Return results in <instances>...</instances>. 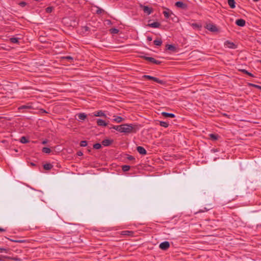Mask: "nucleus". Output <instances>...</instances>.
<instances>
[{
  "label": "nucleus",
  "instance_id": "nucleus-12",
  "mask_svg": "<svg viewBox=\"0 0 261 261\" xmlns=\"http://www.w3.org/2000/svg\"><path fill=\"white\" fill-rule=\"evenodd\" d=\"M162 115L166 118L170 117V118H174L175 117V115L173 113H169L167 112H162Z\"/></svg>",
  "mask_w": 261,
  "mask_h": 261
},
{
  "label": "nucleus",
  "instance_id": "nucleus-44",
  "mask_svg": "<svg viewBox=\"0 0 261 261\" xmlns=\"http://www.w3.org/2000/svg\"><path fill=\"white\" fill-rule=\"evenodd\" d=\"M83 29L85 30V31H89V28L87 27V26H85L83 27Z\"/></svg>",
  "mask_w": 261,
  "mask_h": 261
},
{
  "label": "nucleus",
  "instance_id": "nucleus-53",
  "mask_svg": "<svg viewBox=\"0 0 261 261\" xmlns=\"http://www.w3.org/2000/svg\"><path fill=\"white\" fill-rule=\"evenodd\" d=\"M5 231H6V229L0 227V232H4Z\"/></svg>",
  "mask_w": 261,
  "mask_h": 261
},
{
  "label": "nucleus",
  "instance_id": "nucleus-59",
  "mask_svg": "<svg viewBox=\"0 0 261 261\" xmlns=\"http://www.w3.org/2000/svg\"><path fill=\"white\" fill-rule=\"evenodd\" d=\"M254 2H257L258 1V0H253Z\"/></svg>",
  "mask_w": 261,
  "mask_h": 261
},
{
  "label": "nucleus",
  "instance_id": "nucleus-35",
  "mask_svg": "<svg viewBox=\"0 0 261 261\" xmlns=\"http://www.w3.org/2000/svg\"><path fill=\"white\" fill-rule=\"evenodd\" d=\"M101 147V145L100 143H96L93 145V148L95 149H99Z\"/></svg>",
  "mask_w": 261,
  "mask_h": 261
},
{
  "label": "nucleus",
  "instance_id": "nucleus-42",
  "mask_svg": "<svg viewBox=\"0 0 261 261\" xmlns=\"http://www.w3.org/2000/svg\"><path fill=\"white\" fill-rule=\"evenodd\" d=\"M211 208H212V207H211L210 208H206L204 207V210H199V213L204 212L208 211Z\"/></svg>",
  "mask_w": 261,
  "mask_h": 261
},
{
  "label": "nucleus",
  "instance_id": "nucleus-4",
  "mask_svg": "<svg viewBox=\"0 0 261 261\" xmlns=\"http://www.w3.org/2000/svg\"><path fill=\"white\" fill-rule=\"evenodd\" d=\"M170 247V244L168 241H165L160 244V248L163 250H167Z\"/></svg>",
  "mask_w": 261,
  "mask_h": 261
},
{
  "label": "nucleus",
  "instance_id": "nucleus-26",
  "mask_svg": "<svg viewBox=\"0 0 261 261\" xmlns=\"http://www.w3.org/2000/svg\"><path fill=\"white\" fill-rule=\"evenodd\" d=\"M87 115L85 113H80L78 114V117L80 120H84L86 119Z\"/></svg>",
  "mask_w": 261,
  "mask_h": 261
},
{
  "label": "nucleus",
  "instance_id": "nucleus-33",
  "mask_svg": "<svg viewBox=\"0 0 261 261\" xmlns=\"http://www.w3.org/2000/svg\"><path fill=\"white\" fill-rule=\"evenodd\" d=\"M122 169L123 171H127L130 169V166L128 165H123Z\"/></svg>",
  "mask_w": 261,
  "mask_h": 261
},
{
  "label": "nucleus",
  "instance_id": "nucleus-38",
  "mask_svg": "<svg viewBox=\"0 0 261 261\" xmlns=\"http://www.w3.org/2000/svg\"><path fill=\"white\" fill-rule=\"evenodd\" d=\"M81 146L85 147L87 145V142L86 141H82L80 143Z\"/></svg>",
  "mask_w": 261,
  "mask_h": 261
},
{
  "label": "nucleus",
  "instance_id": "nucleus-7",
  "mask_svg": "<svg viewBox=\"0 0 261 261\" xmlns=\"http://www.w3.org/2000/svg\"><path fill=\"white\" fill-rule=\"evenodd\" d=\"M137 150L140 154L142 155H145L147 154L146 150L145 149L144 147L142 146L137 147Z\"/></svg>",
  "mask_w": 261,
  "mask_h": 261
},
{
  "label": "nucleus",
  "instance_id": "nucleus-17",
  "mask_svg": "<svg viewBox=\"0 0 261 261\" xmlns=\"http://www.w3.org/2000/svg\"><path fill=\"white\" fill-rule=\"evenodd\" d=\"M166 49L167 50H170L172 51H175L176 50L175 47L173 45H172V44H168L166 45Z\"/></svg>",
  "mask_w": 261,
  "mask_h": 261
},
{
  "label": "nucleus",
  "instance_id": "nucleus-41",
  "mask_svg": "<svg viewBox=\"0 0 261 261\" xmlns=\"http://www.w3.org/2000/svg\"><path fill=\"white\" fill-rule=\"evenodd\" d=\"M27 5V3L24 2H21L19 3V5L22 7H24Z\"/></svg>",
  "mask_w": 261,
  "mask_h": 261
},
{
  "label": "nucleus",
  "instance_id": "nucleus-48",
  "mask_svg": "<svg viewBox=\"0 0 261 261\" xmlns=\"http://www.w3.org/2000/svg\"><path fill=\"white\" fill-rule=\"evenodd\" d=\"M47 142H48V140H46V139H45V140H43V141H42V143L43 144H46Z\"/></svg>",
  "mask_w": 261,
  "mask_h": 261
},
{
  "label": "nucleus",
  "instance_id": "nucleus-31",
  "mask_svg": "<svg viewBox=\"0 0 261 261\" xmlns=\"http://www.w3.org/2000/svg\"><path fill=\"white\" fill-rule=\"evenodd\" d=\"M110 32L112 34H116L118 33L119 30L116 28H112L110 30Z\"/></svg>",
  "mask_w": 261,
  "mask_h": 261
},
{
  "label": "nucleus",
  "instance_id": "nucleus-6",
  "mask_svg": "<svg viewBox=\"0 0 261 261\" xmlns=\"http://www.w3.org/2000/svg\"><path fill=\"white\" fill-rule=\"evenodd\" d=\"M142 7L143 8V10L144 12L145 13H146L147 15L150 14L152 12V9L149 8L148 6H142Z\"/></svg>",
  "mask_w": 261,
  "mask_h": 261
},
{
  "label": "nucleus",
  "instance_id": "nucleus-52",
  "mask_svg": "<svg viewBox=\"0 0 261 261\" xmlns=\"http://www.w3.org/2000/svg\"><path fill=\"white\" fill-rule=\"evenodd\" d=\"M157 79H158V78H157V77H153H153H152V80H153V81H154V82H156Z\"/></svg>",
  "mask_w": 261,
  "mask_h": 261
},
{
  "label": "nucleus",
  "instance_id": "nucleus-9",
  "mask_svg": "<svg viewBox=\"0 0 261 261\" xmlns=\"http://www.w3.org/2000/svg\"><path fill=\"white\" fill-rule=\"evenodd\" d=\"M96 122L97 124L100 126H106L108 125V123L101 119H97Z\"/></svg>",
  "mask_w": 261,
  "mask_h": 261
},
{
  "label": "nucleus",
  "instance_id": "nucleus-39",
  "mask_svg": "<svg viewBox=\"0 0 261 261\" xmlns=\"http://www.w3.org/2000/svg\"><path fill=\"white\" fill-rule=\"evenodd\" d=\"M156 83H159V84H160L161 85H164V84H165L166 82L165 81L161 80H160V79L158 78L157 81H156Z\"/></svg>",
  "mask_w": 261,
  "mask_h": 261
},
{
  "label": "nucleus",
  "instance_id": "nucleus-45",
  "mask_svg": "<svg viewBox=\"0 0 261 261\" xmlns=\"http://www.w3.org/2000/svg\"><path fill=\"white\" fill-rule=\"evenodd\" d=\"M83 152H82V151H78V152H77V155L78 156H82V155H83Z\"/></svg>",
  "mask_w": 261,
  "mask_h": 261
},
{
  "label": "nucleus",
  "instance_id": "nucleus-23",
  "mask_svg": "<svg viewBox=\"0 0 261 261\" xmlns=\"http://www.w3.org/2000/svg\"><path fill=\"white\" fill-rule=\"evenodd\" d=\"M153 43L156 46H161L162 44V40L161 39H156L154 40Z\"/></svg>",
  "mask_w": 261,
  "mask_h": 261
},
{
  "label": "nucleus",
  "instance_id": "nucleus-19",
  "mask_svg": "<svg viewBox=\"0 0 261 261\" xmlns=\"http://www.w3.org/2000/svg\"><path fill=\"white\" fill-rule=\"evenodd\" d=\"M133 233H134L133 231H129V230L122 231L121 232V234L124 235V236H132Z\"/></svg>",
  "mask_w": 261,
  "mask_h": 261
},
{
  "label": "nucleus",
  "instance_id": "nucleus-34",
  "mask_svg": "<svg viewBox=\"0 0 261 261\" xmlns=\"http://www.w3.org/2000/svg\"><path fill=\"white\" fill-rule=\"evenodd\" d=\"M248 85H249V86L253 87H255L256 88H257L258 89L261 90V86H259V85H255V84H252V83H249Z\"/></svg>",
  "mask_w": 261,
  "mask_h": 261
},
{
  "label": "nucleus",
  "instance_id": "nucleus-50",
  "mask_svg": "<svg viewBox=\"0 0 261 261\" xmlns=\"http://www.w3.org/2000/svg\"><path fill=\"white\" fill-rule=\"evenodd\" d=\"M247 75H248L249 76H251V77H254V75L253 74H252L251 73L248 72V73L247 74Z\"/></svg>",
  "mask_w": 261,
  "mask_h": 261
},
{
  "label": "nucleus",
  "instance_id": "nucleus-24",
  "mask_svg": "<svg viewBox=\"0 0 261 261\" xmlns=\"http://www.w3.org/2000/svg\"><path fill=\"white\" fill-rule=\"evenodd\" d=\"M218 135H216V134H211L210 135V138L211 140H214V141H215V140H218Z\"/></svg>",
  "mask_w": 261,
  "mask_h": 261
},
{
  "label": "nucleus",
  "instance_id": "nucleus-54",
  "mask_svg": "<svg viewBox=\"0 0 261 261\" xmlns=\"http://www.w3.org/2000/svg\"><path fill=\"white\" fill-rule=\"evenodd\" d=\"M226 42H227V44H229L232 45H234V44L233 43H232V42H228V41H227Z\"/></svg>",
  "mask_w": 261,
  "mask_h": 261
},
{
  "label": "nucleus",
  "instance_id": "nucleus-15",
  "mask_svg": "<svg viewBox=\"0 0 261 261\" xmlns=\"http://www.w3.org/2000/svg\"><path fill=\"white\" fill-rule=\"evenodd\" d=\"M228 4L229 6V7L233 9L236 7V2L234 0H227Z\"/></svg>",
  "mask_w": 261,
  "mask_h": 261
},
{
  "label": "nucleus",
  "instance_id": "nucleus-22",
  "mask_svg": "<svg viewBox=\"0 0 261 261\" xmlns=\"http://www.w3.org/2000/svg\"><path fill=\"white\" fill-rule=\"evenodd\" d=\"M10 41L12 43L19 44V38L16 37H12L10 39Z\"/></svg>",
  "mask_w": 261,
  "mask_h": 261
},
{
  "label": "nucleus",
  "instance_id": "nucleus-43",
  "mask_svg": "<svg viewBox=\"0 0 261 261\" xmlns=\"http://www.w3.org/2000/svg\"><path fill=\"white\" fill-rule=\"evenodd\" d=\"M243 73H245V74H247L248 73V71L247 70H246V69H242L241 70Z\"/></svg>",
  "mask_w": 261,
  "mask_h": 261
},
{
  "label": "nucleus",
  "instance_id": "nucleus-56",
  "mask_svg": "<svg viewBox=\"0 0 261 261\" xmlns=\"http://www.w3.org/2000/svg\"><path fill=\"white\" fill-rule=\"evenodd\" d=\"M128 159H129V160H132V159H133V156H130L128 158Z\"/></svg>",
  "mask_w": 261,
  "mask_h": 261
},
{
  "label": "nucleus",
  "instance_id": "nucleus-2",
  "mask_svg": "<svg viewBox=\"0 0 261 261\" xmlns=\"http://www.w3.org/2000/svg\"><path fill=\"white\" fill-rule=\"evenodd\" d=\"M205 28L212 32H217L218 31V29L216 25L213 23L206 24L205 26Z\"/></svg>",
  "mask_w": 261,
  "mask_h": 261
},
{
  "label": "nucleus",
  "instance_id": "nucleus-5",
  "mask_svg": "<svg viewBox=\"0 0 261 261\" xmlns=\"http://www.w3.org/2000/svg\"><path fill=\"white\" fill-rule=\"evenodd\" d=\"M175 6H176L178 8H180L183 9H186L187 7V6L186 4L182 2L178 1L175 3Z\"/></svg>",
  "mask_w": 261,
  "mask_h": 261
},
{
  "label": "nucleus",
  "instance_id": "nucleus-16",
  "mask_svg": "<svg viewBox=\"0 0 261 261\" xmlns=\"http://www.w3.org/2000/svg\"><path fill=\"white\" fill-rule=\"evenodd\" d=\"M113 121L117 123H120L124 120V119L120 116H114Z\"/></svg>",
  "mask_w": 261,
  "mask_h": 261
},
{
  "label": "nucleus",
  "instance_id": "nucleus-21",
  "mask_svg": "<svg viewBox=\"0 0 261 261\" xmlns=\"http://www.w3.org/2000/svg\"><path fill=\"white\" fill-rule=\"evenodd\" d=\"M53 166L50 163H47L43 165V168L45 170H49L53 168Z\"/></svg>",
  "mask_w": 261,
  "mask_h": 261
},
{
  "label": "nucleus",
  "instance_id": "nucleus-11",
  "mask_svg": "<svg viewBox=\"0 0 261 261\" xmlns=\"http://www.w3.org/2000/svg\"><path fill=\"white\" fill-rule=\"evenodd\" d=\"M113 141L110 139H105L102 141V144L105 146H108L111 144Z\"/></svg>",
  "mask_w": 261,
  "mask_h": 261
},
{
  "label": "nucleus",
  "instance_id": "nucleus-8",
  "mask_svg": "<svg viewBox=\"0 0 261 261\" xmlns=\"http://www.w3.org/2000/svg\"><path fill=\"white\" fill-rule=\"evenodd\" d=\"M236 23L239 27H244L245 25L246 21L244 19H239L236 20Z\"/></svg>",
  "mask_w": 261,
  "mask_h": 261
},
{
  "label": "nucleus",
  "instance_id": "nucleus-1",
  "mask_svg": "<svg viewBox=\"0 0 261 261\" xmlns=\"http://www.w3.org/2000/svg\"><path fill=\"white\" fill-rule=\"evenodd\" d=\"M135 125L133 124H123L120 125V133L129 134L134 132ZM135 132V131H134Z\"/></svg>",
  "mask_w": 261,
  "mask_h": 261
},
{
  "label": "nucleus",
  "instance_id": "nucleus-30",
  "mask_svg": "<svg viewBox=\"0 0 261 261\" xmlns=\"http://www.w3.org/2000/svg\"><path fill=\"white\" fill-rule=\"evenodd\" d=\"M51 151V150L48 147H43L42 148V152L45 153H49Z\"/></svg>",
  "mask_w": 261,
  "mask_h": 261
},
{
  "label": "nucleus",
  "instance_id": "nucleus-47",
  "mask_svg": "<svg viewBox=\"0 0 261 261\" xmlns=\"http://www.w3.org/2000/svg\"><path fill=\"white\" fill-rule=\"evenodd\" d=\"M65 58L68 60H72L73 59V58L70 56H67L65 57Z\"/></svg>",
  "mask_w": 261,
  "mask_h": 261
},
{
  "label": "nucleus",
  "instance_id": "nucleus-49",
  "mask_svg": "<svg viewBox=\"0 0 261 261\" xmlns=\"http://www.w3.org/2000/svg\"><path fill=\"white\" fill-rule=\"evenodd\" d=\"M147 39L148 41H150L152 40V37L150 36H148Z\"/></svg>",
  "mask_w": 261,
  "mask_h": 261
},
{
  "label": "nucleus",
  "instance_id": "nucleus-29",
  "mask_svg": "<svg viewBox=\"0 0 261 261\" xmlns=\"http://www.w3.org/2000/svg\"><path fill=\"white\" fill-rule=\"evenodd\" d=\"M20 142L22 143H27L29 142V140L25 137H22L20 138Z\"/></svg>",
  "mask_w": 261,
  "mask_h": 261
},
{
  "label": "nucleus",
  "instance_id": "nucleus-20",
  "mask_svg": "<svg viewBox=\"0 0 261 261\" xmlns=\"http://www.w3.org/2000/svg\"><path fill=\"white\" fill-rule=\"evenodd\" d=\"M191 26L194 29L197 30H200L202 26L201 24L196 23H193L191 24Z\"/></svg>",
  "mask_w": 261,
  "mask_h": 261
},
{
  "label": "nucleus",
  "instance_id": "nucleus-60",
  "mask_svg": "<svg viewBox=\"0 0 261 261\" xmlns=\"http://www.w3.org/2000/svg\"><path fill=\"white\" fill-rule=\"evenodd\" d=\"M31 164H32V165H33V166H34V165H35V164H34V163H32Z\"/></svg>",
  "mask_w": 261,
  "mask_h": 261
},
{
  "label": "nucleus",
  "instance_id": "nucleus-36",
  "mask_svg": "<svg viewBox=\"0 0 261 261\" xmlns=\"http://www.w3.org/2000/svg\"><path fill=\"white\" fill-rule=\"evenodd\" d=\"M9 250V248H0V253L6 252L7 253Z\"/></svg>",
  "mask_w": 261,
  "mask_h": 261
},
{
  "label": "nucleus",
  "instance_id": "nucleus-3",
  "mask_svg": "<svg viewBox=\"0 0 261 261\" xmlns=\"http://www.w3.org/2000/svg\"><path fill=\"white\" fill-rule=\"evenodd\" d=\"M143 58L145 60L148 61L152 63H153L156 65H159L161 63V62L155 60L154 58L152 57H148L146 56H143Z\"/></svg>",
  "mask_w": 261,
  "mask_h": 261
},
{
  "label": "nucleus",
  "instance_id": "nucleus-37",
  "mask_svg": "<svg viewBox=\"0 0 261 261\" xmlns=\"http://www.w3.org/2000/svg\"><path fill=\"white\" fill-rule=\"evenodd\" d=\"M53 10V8L52 7H48L46 8L45 11H46V12L49 13L52 12Z\"/></svg>",
  "mask_w": 261,
  "mask_h": 261
},
{
  "label": "nucleus",
  "instance_id": "nucleus-25",
  "mask_svg": "<svg viewBox=\"0 0 261 261\" xmlns=\"http://www.w3.org/2000/svg\"><path fill=\"white\" fill-rule=\"evenodd\" d=\"M95 7L97 9V10L96 11V13L97 14H100L101 13L105 12V10L103 9L100 8V7H99L98 6H95Z\"/></svg>",
  "mask_w": 261,
  "mask_h": 261
},
{
  "label": "nucleus",
  "instance_id": "nucleus-18",
  "mask_svg": "<svg viewBox=\"0 0 261 261\" xmlns=\"http://www.w3.org/2000/svg\"><path fill=\"white\" fill-rule=\"evenodd\" d=\"M33 107L31 105H22L18 108L19 110L21 109H31Z\"/></svg>",
  "mask_w": 261,
  "mask_h": 261
},
{
  "label": "nucleus",
  "instance_id": "nucleus-13",
  "mask_svg": "<svg viewBox=\"0 0 261 261\" xmlns=\"http://www.w3.org/2000/svg\"><path fill=\"white\" fill-rule=\"evenodd\" d=\"M163 13L166 18H168L170 15L172 14V12L168 9H166L165 11H164Z\"/></svg>",
  "mask_w": 261,
  "mask_h": 261
},
{
  "label": "nucleus",
  "instance_id": "nucleus-57",
  "mask_svg": "<svg viewBox=\"0 0 261 261\" xmlns=\"http://www.w3.org/2000/svg\"><path fill=\"white\" fill-rule=\"evenodd\" d=\"M3 256H0V261H3V260L2 259V257H3Z\"/></svg>",
  "mask_w": 261,
  "mask_h": 261
},
{
  "label": "nucleus",
  "instance_id": "nucleus-27",
  "mask_svg": "<svg viewBox=\"0 0 261 261\" xmlns=\"http://www.w3.org/2000/svg\"><path fill=\"white\" fill-rule=\"evenodd\" d=\"M3 257L4 258L9 259H11V260H16V261H18V260L19 261V260H20V259L18 258L17 257H10V256H3Z\"/></svg>",
  "mask_w": 261,
  "mask_h": 261
},
{
  "label": "nucleus",
  "instance_id": "nucleus-14",
  "mask_svg": "<svg viewBox=\"0 0 261 261\" xmlns=\"http://www.w3.org/2000/svg\"><path fill=\"white\" fill-rule=\"evenodd\" d=\"M160 25V23L158 22H154L148 24V26L153 28H158Z\"/></svg>",
  "mask_w": 261,
  "mask_h": 261
},
{
  "label": "nucleus",
  "instance_id": "nucleus-10",
  "mask_svg": "<svg viewBox=\"0 0 261 261\" xmlns=\"http://www.w3.org/2000/svg\"><path fill=\"white\" fill-rule=\"evenodd\" d=\"M93 115L95 117H106V115L102 111H98L95 112Z\"/></svg>",
  "mask_w": 261,
  "mask_h": 261
},
{
  "label": "nucleus",
  "instance_id": "nucleus-40",
  "mask_svg": "<svg viewBox=\"0 0 261 261\" xmlns=\"http://www.w3.org/2000/svg\"><path fill=\"white\" fill-rule=\"evenodd\" d=\"M143 77L144 79H148V80H152L153 76H150V75H143Z\"/></svg>",
  "mask_w": 261,
  "mask_h": 261
},
{
  "label": "nucleus",
  "instance_id": "nucleus-61",
  "mask_svg": "<svg viewBox=\"0 0 261 261\" xmlns=\"http://www.w3.org/2000/svg\"><path fill=\"white\" fill-rule=\"evenodd\" d=\"M259 62L261 63V60L258 61Z\"/></svg>",
  "mask_w": 261,
  "mask_h": 261
},
{
  "label": "nucleus",
  "instance_id": "nucleus-28",
  "mask_svg": "<svg viewBox=\"0 0 261 261\" xmlns=\"http://www.w3.org/2000/svg\"><path fill=\"white\" fill-rule=\"evenodd\" d=\"M160 125L164 127H167L169 126V123L165 121H160Z\"/></svg>",
  "mask_w": 261,
  "mask_h": 261
},
{
  "label": "nucleus",
  "instance_id": "nucleus-46",
  "mask_svg": "<svg viewBox=\"0 0 261 261\" xmlns=\"http://www.w3.org/2000/svg\"><path fill=\"white\" fill-rule=\"evenodd\" d=\"M24 242H25L24 240H18L17 241H16V243H23Z\"/></svg>",
  "mask_w": 261,
  "mask_h": 261
},
{
  "label": "nucleus",
  "instance_id": "nucleus-58",
  "mask_svg": "<svg viewBox=\"0 0 261 261\" xmlns=\"http://www.w3.org/2000/svg\"><path fill=\"white\" fill-rule=\"evenodd\" d=\"M43 112L46 113V112L45 110H43Z\"/></svg>",
  "mask_w": 261,
  "mask_h": 261
},
{
  "label": "nucleus",
  "instance_id": "nucleus-55",
  "mask_svg": "<svg viewBox=\"0 0 261 261\" xmlns=\"http://www.w3.org/2000/svg\"><path fill=\"white\" fill-rule=\"evenodd\" d=\"M10 241L12 242H16V241H17V240H12V239H10Z\"/></svg>",
  "mask_w": 261,
  "mask_h": 261
},
{
  "label": "nucleus",
  "instance_id": "nucleus-32",
  "mask_svg": "<svg viewBox=\"0 0 261 261\" xmlns=\"http://www.w3.org/2000/svg\"><path fill=\"white\" fill-rule=\"evenodd\" d=\"M120 125H114L112 127H110V129L113 128L116 130L120 132Z\"/></svg>",
  "mask_w": 261,
  "mask_h": 261
},
{
  "label": "nucleus",
  "instance_id": "nucleus-51",
  "mask_svg": "<svg viewBox=\"0 0 261 261\" xmlns=\"http://www.w3.org/2000/svg\"><path fill=\"white\" fill-rule=\"evenodd\" d=\"M157 79H158V78H157V77H153H153H152V80H153V81H154V82H156Z\"/></svg>",
  "mask_w": 261,
  "mask_h": 261
}]
</instances>
